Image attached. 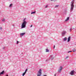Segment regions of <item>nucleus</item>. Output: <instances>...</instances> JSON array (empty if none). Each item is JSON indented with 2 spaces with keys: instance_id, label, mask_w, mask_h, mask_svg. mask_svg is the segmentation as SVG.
<instances>
[{
  "instance_id": "obj_1",
  "label": "nucleus",
  "mask_w": 76,
  "mask_h": 76,
  "mask_svg": "<svg viewBox=\"0 0 76 76\" xmlns=\"http://www.w3.org/2000/svg\"><path fill=\"white\" fill-rule=\"evenodd\" d=\"M26 19V18H25L23 20V22L21 26V29L23 28H24L26 27V25L27 23V22L25 20Z\"/></svg>"
},
{
  "instance_id": "obj_2",
  "label": "nucleus",
  "mask_w": 76,
  "mask_h": 76,
  "mask_svg": "<svg viewBox=\"0 0 76 76\" xmlns=\"http://www.w3.org/2000/svg\"><path fill=\"white\" fill-rule=\"evenodd\" d=\"M73 1H72L71 2V8L70 9V12H72V11H73V8H74V2H75V1L74 0H73Z\"/></svg>"
},
{
  "instance_id": "obj_3",
  "label": "nucleus",
  "mask_w": 76,
  "mask_h": 76,
  "mask_svg": "<svg viewBox=\"0 0 76 76\" xmlns=\"http://www.w3.org/2000/svg\"><path fill=\"white\" fill-rule=\"evenodd\" d=\"M76 72L74 71V70H73L71 71V72L70 73V74L71 75H75V73Z\"/></svg>"
},
{
  "instance_id": "obj_4",
  "label": "nucleus",
  "mask_w": 76,
  "mask_h": 76,
  "mask_svg": "<svg viewBox=\"0 0 76 76\" xmlns=\"http://www.w3.org/2000/svg\"><path fill=\"white\" fill-rule=\"evenodd\" d=\"M62 69H63V67L61 66H60L58 71V73H60V72H61V70H62Z\"/></svg>"
},
{
  "instance_id": "obj_5",
  "label": "nucleus",
  "mask_w": 76,
  "mask_h": 76,
  "mask_svg": "<svg viewBox=\"0 0 76 76\" xmlns=\"http://www.w3.org/2000/svg\"><path fill=\"white\" fill-rule=\"evenodd\" d=\"M66 33V31H64L62 32V35H64Z\"/></svg>"
},
{
  "instance_id": "obj_6",
  "label": "nucleus",
  "mask_w": 76,
  "mask_h": 76,
  "mask_svg": "<svg viewBox=\"0 0 76 76\" xmlns=\"http://www.w3.org/2000/svg\"><path fill=\"white\" fill-rule=\"evenodd\" d=\"M24 35H25V33H20V36H23Z\"/></svg>"
},
{
  "instance_id": "obj_7",
  "label": "nucleus",
  "mask_w": 76,
  "mask_h": 76,
  "mask_svg": "<svg viewBox=\"0 0 76 76\" xmlns=\"http://www.w3.org/2000/svg\"><path fill=\"white\" fill-rule=\"evenodd\" d=\"M4 73V70L2 71L1 73L0 72V75H3Z\"/></svg>"
},
{
  "instance_id": "obj_8",
  "label": "nucleus",
  "mask_w": 76,
  "mask_h": 76,
  "mask_svg": "<svg viewBox=\"0 0 76 76\" xmlns=\"http://www.w3.org/2000/svg\"><path fill=\"white\" fill-rule=\"evenodd\" d=\"M50 58V59H51V60H53L54 59V57H53V56H51Z\"/></svg>"
},
{
  "instance_id": "obj_9",
  "label": "nucleus",
  "mask_w": 76,
  "mask_h": 76,
  "mask_svg": "<svg viewBox=\"0 0 76 76\" xmlns=\"http://www.w3.org/2000/svg\"><path fill=\"white\" fill-rule=\"evenodd\" d=\"M70 41V37H69L68 38V42H69Z\"/></svg>"
},
{
  "instance_id": "obj_10",
  "label": "nucleus",
  "mask_w": 76,
  "mask_h": 76,
  "mask_svg": "<svg viewBox=\"0 0 76 76\" xmlns=\"http://www.w3.org/2000/svg\"><path fill=\"white\" fill-rule=\"evenodd\" d=\"M69 20V17H67L66 19L65 20V21H67L68 20Z\"/></svg>"
},
{
  "instance_id": "obj_11",
  "label": "nucleus",
  "mask_w": 76,
  "mask_h": 76,
  "mask_svg": "<svg viewBox=\"0 0 76 76\" xmlns=\"http://www.w3.org/2000/svg\"><path fill=\"white\" fill-rule=\"evenodd\" d=\"M67 40V37H65L64 39V41H66Z\"/></svg>"
},
{
  "instance_id": "obj_12",
  "label": "nucleus",
  "mask_w": 76,
  "mask_h": 76,
  "mask_svg": "<svg viewBox=\"0 0 76 76\" xmlns=\"http://www.w3.org/2000/svg\"><path fill=\"white\" fill-rule=\"evenodd\" d=\"M36 12L35 11V12H31V15H32V14H35V13Z\"/></svg>"
},
{
  "instance_id": "obj_13",
  "label": "nucleus",
  "mask_w": 76,
  "mask_h": 76,
  "mask_svg": "<svg viewBox=\"0 0 76 76\" xmlns=\"http://www.w3.org/2000/svg\"><path fill=\"white\" fill-rule=\"evenodd\" d=\"M25 74H26V73L24 72V73H23L22 76H25Z\"/></svg>"
},
{
  "instance_id": "obj_14",
  "label": "nucleus",
  "mask_w": 76,
  "mask_h": 76,
  "mask_svg": "<svg viewBox=\"0 0 76 76\" xmlns=\"http://www.w3.org/2000/svg\"><path fill=\"white\" fill-rule=\"evenodd\" d=\"M46 52H49V50L47 49H46Z\"/></svg>"
},
{
  "instance_id": "obj_15",
  "label": "nucleus",
  "mask_w": 76,
  "mask_h": 76,
  "mask_svg": "<svg viewBox=\"0 0 76 76\" xmlns=\"http://www.w3.org/2000/svg\"><path fill=\"white\" fill-rule=\"evenodd\" d=\"M12 4H11L9 6V7H12Z\"/></svg>"
},
{
  "instance_id": "obj_16",
  "label": "nucleus",
  "mask_w": 76,
  "mask_h": 76,
  "mask_svg": "<svg viewBox=\"0 0 76 76\" xmlns=\"http://www.w3.org/2000/svg\"><path fill=\"white\" fill-rule=\"evenodd\" d=\"M76 51V50H75V49H74L73 50V52H75V51Z\"/></svg>"
},
{
  "instance_id": "obj_17",
  "label": "nucleus",
  "mask_w": 76,
  "mask_h": 76,
  "mask_svg": "<svg viewBox=\"0 0 76 76\" xmlns=\"http://www.w3.org/2000/svg\"><path fill=\"white\" fill-rule=\"evenodd\" d=\"M28 71V69H26L25 71V73H26V72Z\"/></svg>"
},
{
  "instance_id": "obj_18",
  "label": "nucleus",
  "mask_w": 76,
  "mask_h": 76,
  "mask_svg": "<svg viewBox=\"0 0 76 76\" xmlns=\"http://www.w3.org/2000/svg\"><path fill=\"white\" fill-rule=\"evenodd\" d=\"M58 5H56L55 7H58Z\"/></svg>"
},
{
  "instance_id": "obj_19",
  "label": "nucleus",
  "mask_w": 76,
  "mask_h": 76,
  "mask_svg": "<svg viewBox=\"0 0 76 76\" xmlns=\"http://www.w3.org/2000/svg\"><path fill=\"white\" fill-rule=\"evenodd\" d=\"M5 20V19H3L2 20V22H4V21Z\"/></svg>"
},
{
  "instance_id": "obj_20",
  "label": "nucleus",
  "mask_w": 76,
  "mask_h": 76,
  "mask_svg": "<svg viewBox=\"0 0 76 76\" xmlns=\"http://www.w3.org/2000/svg\"><path fill=\"white\" fill-rule=\"evenodd\" d=\"M71 52H72V51H69L68 52V53H70Z\"/></svg>"
},
{
  "instance_id": "obj_21",
  "label": "nucleus",
  "mask_w": 76,
  "mask_h": 76,
  "mask_svg": "<svg viewBox=\"0 0 76 76\" xmlns=\"http://www.w3.org/2000/svg\"><path fill=\"white\" fill-rule=\"evenodd\" d=\"M19 42L18 41H17V44H18V43H19Z\"/></svg>"
},
{
  "instance_id": "obj_22",
  "label": "nucleus",
  "mask_w": 76,
  "mask_h": 76,
  "mask_svg": "<svg viewBox=\"0 0 76 76\" xmlns=\"http://www.w3.org/2000/svg\"><path fill=\"white\" fill-rule=\"evenodd\" d=\"M49 60H47L46 61V62H49Z\"/></svg>"
},
{
  "instance_id": "obj_23",
  "label": "nucleus",
  "mask_w": 76,
  "mask_h": 76,
  "mask_svg": "<svg viewBox=\"0 0 76 76\" xmlns=\"http://www.w3.org/2000/svg\"><path fill=\"white\" fill-rule=\"evenodd\" d=\"M47 7H48V5H46L45 7V8H47Z\"/></svg>"
},
{
  "instance_id": "obj_24",
  "label": "nucleus",
  "mask_w": 76,
  "mask_h": 76,
  "mask_svg": "<svg viewBox=\"0 0 76 76\" xmlns=\"http://www.w3.org/2000/svg\"><path fill=\"white\" fill-rule=\"evenodd\" d=\"M56 47V46L55 45H54L53 46V48L54 49Z\"/></svg>"
},
{
  "instance_id": "obj_25",
  "label": "nucleus",
  "mask_w": 76,
  "mask_h": 76,
  "mask_svg": "<svg viewBox=\"0 0 76 76\" xmlns=\"http://www.w3.org/2000/svg\"><path fill=\"white\" fill-rule=\"evenodd\" d=\"M1 29H2V27H1L0 28V30H1Z\"/></svg>"
},
{
  "instance_id": "obj_26",
  "label": "nucleus",
  "mask_w": 76,
  "mask_h": 76,
  "mask_svg": "<svg viewBox=\"0 0 76 76\" xmlns=\"http://www.w3.org/2000/svg\"><path fill=\"white\" fill-rule=\"evenodd\" d=\"M68 57H69L68 56H66V59H67V58H68Z\"/></svg>"
},
{
  "instance_id": "obj_27",
  "label": "nucleus",
  "mask_w": 76,
  "mask_h": 76,
  "mask_svg": "<svg viewBox=\"0 0 76 76\" xmlns=\"http://www.w3.org/2000/svg\"><path fill=\"white\" fill-rule=\"evenodd\" d=\"M72 29V28H71L70 29V32L71 31V30Z\"/></svg>"
},
{
  "instance_id": "obj_28",
  "label": "nucleus",
  "mask_w": 76,
  "mask_h": 76,
  "mask_svg": "<svg viewBox=\"0 0 76 76\" xmlns=\"http://www.w3.org/2000/svg\"><path fill=\"white\" fill-rule=\"evenodd\" d=\"M31 27H32V25H31L30 26V27L31 28Z\"/></svg>"
},
{
  "instance_id": "obj_29",
  "label": "nucleus",
  "mask_w": 76,
  "mask_h": 76,
  "mask_svg": "<svg viewBox=\"0 0 76 76\" xmlns=\"http://www.w3.org/2000/svg\"><path fill=\"white\" fill-rule=\"evenodd\" d=\"M54 76H56V74H55Z\"/></svg>"
},
{
  "instance_id": "obj_30",
  "label": "nucleus",
  "mask_w": 76,
  "mask_h": 76,
  "mask_svg": "<svg viewBox=\"0 0 76 76\" xmlns=\"http://www.w3.org/2000/svg\"><path fill=\"white\" fill-rule=\"evenodd\" d=\"M43 76H47V75H44Z\"/></svg>"
},
{
  "instance_id": "obj_31",
  "label": "nucleus",
  "mask_w": 76,
  "mask_h": 76,
  "mask_svg": "<svg viewBox=\"0 0 76 76\" xmlns=\"http://www.w3.org/2000/svg\"><path fill=\"white\" fill-rule=\"evenodd\" d=\"M12 26H14V25H12Z\"/></svg>"
},
{
  "instance_id": "obj_32",
  "label": "nucleus",
  "mask_w": 76,
  "mask_h": 76,
  "mask_svg": "<svg viewBox=\"0 0 76 76\" xmlns=\"http://www.w3.org/2000/svg\"><path fill=\"white\" fill-rule=\"evenodd\" d=\"M3 49H4V47L3 48Z\"/></svg>"
},
{
  "instance_id": "obj_33",
  "label": "nucleus",
  "mask_w": 76,
  "mask_h": 76,
  "mask_svg": "<svg viewBox=\"0 0 76 76\" xmlns=\"http://www.w3.org/2000/svg\"><path fill=\"white\" fill-rule=\"evenodd\" d=\"M73 29H75L74 28H73Z\"/></svg>"
}]
</instances>
